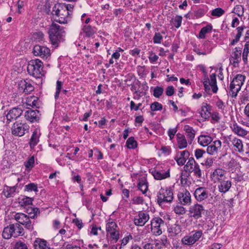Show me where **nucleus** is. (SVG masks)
Returning a JSON list of instances; mask_svg holds the SVG:
<instances>
[{"label": "nucleus", "mask_w": 249, "mask_h": 249, "mask_svg": "<svg viewBox=\"0 0 249 249\" xmlns=\"http://www.w3.org/2000/svg\"><path fill=\"white\" fill-rule=\"evenodd\" d=\"M48 34L51 44L56 48L64 41L66 31L64 27L53 22L50 26Z\"/></svg>", "instance_id": "1"}, {"label": "nucleus", "mask_w": 249, "mask_h": 249, "mask_svg": "<svg viewBox=\"0 0 249 249\" xmlns=\"http://www.w3.org/2000/svg\"><path fill=\"white\" fill-rule=\"evenodd\" d=\"M67 7L64 3H58L53 6L52 13L58 18V19H55L56 22L61 24L67 23V18L70 15V12H68Z\"/></svg>", "instance_id": "2"}, {"label": "nucleus", "mask_w": 249, "mask_h": 249, "mask_svg": "<svg viewBox=\"0 0 249 249\" xmlns=\"http://www.w3.org/2000/svg\"><path fill=\"white\" fill-rule=\"evenodd\" d=\"M43 68V64L41 61L36 59L29 62L27 71L30 75L36 78H39L44 75Z\"/></svg>", "instance_id": "3"}, {"label": "nucleus", "mask_w": 249, "mask_h": 249, "mask_svg": "<svg viewBox=\"0 0 249 249\" xmlns=\"http://www.w3.org/2000/svg\"><path fill=\"white\" fill-rule=\"evenodd\" d=\"M173 191L171 187L161 188L157 195V202L160 206L172 202L174 198Z\"/></svg>", "instance_id": "4"}, {"label": "nucleus", "mask_w": 249, "mask_h": 249, "mask_svg": "<svg viewBox=\"0 0 249 249\" xmlns=\"http://www.w3.org/2000/svg\"><path fill=\"white\" fill-rule=\"evenodd\" d=\"M246 76L242 74H237L231 82L230 85V95L232 97L237 96L245 80Z\"/></svg>", "instance_id": "5"}, {"label": "nucleus", "mask_w": 249, "mask_h": 249, "mask_svg": "<svg viewBox=\"0 0 249 249\" xmlns=\"http://www.w3.org/2000/svg\"><path fill=\"white\" fill-rule=\"evenodd\" d=\"M228 148H225V150L220 154L219 158L220 160L221 166L228 170H233L234 167L237 165V162L233 158H231L230 155L227 153V150Z\"/></svg>", "instance_id": "6"}, {"label": "nucleus", "mask_w": 249, "mask_h": 249, "mask_svg": "<svg viewBox=\"0 0 249 249\" xmlns=\"http://www.w3.org/2000/svg\"><path fill=\"white\" fill-rule=\"evenodd\" d=\"M30 126L24 121H16L13 125L12 134L15 136L22 137L29 131Z\"/></svg>", "instance_id": "7"}, {"label": "nucleus", "mask_w": 249, "mask_h": 249, "mask_svg": "<svg viewBox=\"0 0 249 249\" xmlns=\"http://www.w3.org/2000/svg\"><path fill=\"white\" fill-rule=\"evenodd\" d=\"M227 144L228 142L225 141L223 145H222V142L220 140H215L210 143L207 148V152L209 155H214L217 154L218 152L221 153L225 150V148H228Z\"/></svg>", "instance_id": "8"}, {"label": "nucleus", "mask_w": 249, "mask_h": 249, "mask_svg": "<svg viewBox=\"0 0 249 249\" xmlns=\"http://www.w3.org/2000/svg\"><path fill=\"white\" fill-rule=\"evenodd\" d=\"M165 226L164 220L160 217H156L151 220V231L153 235L159 236L162 233V228Z\"/></svg>", "instance_id": "9"}, {"label": "nucleus", "mask_w": 249, "mask_h": 249, "mask_svg": "<svg viewBox=\"0 0 249 249\" xmlns=\"http://www.w3.org/2000/svg\"><path fill=\"white\" fill-rule=\"evenodd\" d=\"M15 217L19 223L24 226L25 228L30 231L33 230V224L28 215L23 213H17Z\"/></svg>", "instance_id": "10"}, {"label": "nucleus", "mask_w": 249, "mask_h": 249, "mask_svg": "<svg viewBox=\"0 0 249 249\" xmlns=\"http://www.w3.org/2000/svg\"><path fill=\"white\" fill-rule=\"evenodd\" d=\"M204 207L202 205L196 203L190 207L189 212L190 217L198 219L202 217V214L204 213Z\"/></svg>", "instance_id": "11"}, {"label": "nucleus", "mask_w": 249, "mask_h": 249, "mask_svg": "<svg viewBox=\"0 0 249 249\" xmlns=\"http://www.w3.org/2000/svg\"><path fill=\"white\" fill-rule=\"evenodd\" d=\"M149 215L147 212L140 211L134 219V224L137 226L142 227L149 220Z\"/></svg>", "instance_id": "12"}, {"label": "nucleus", "mask_w": 249, "mask_h": 249, "mask_svg": "<svg viewBox=\"0 0 249 249\" xmlns=\"http://www.w3.org/2000/svg\"><path fill=\"white\" fill-rule=\"evenodd\" d=\"M33 53L35 56H38L42 58H47L50 55V50L48 48L39 45L34 46Z\"/></svg>", "instance_id": "13"}, {"label": "nucleus", "mask_w": 249, "mask_h": 249, "mask_svg": "<svg viewBox=\"0 0 249 249\" xmlns=\"http://www.w3.org/2000/svg\"><path fill=\"white\" fill-rule=\"evenodd\" d=\"M202 235L201 231H197L195 232L192 235L185 236L182 239V242L184 245H192L194 244Z\"/></svg>", "instance_id": "14"}, {"label": "nucleus", "mask_w": 249, "mask_h": 249, "mask_svg": "<svg viewBox=\"0 0 249 249\" xmlns=\"http://www.w3.org/2000/svg\"><path fill=\"white\" fill-rule=\"evenodd\" d=\"M23 110L21 107H15L10 109L6 115L7 123H9L13 120H16L22 114Z\"/></svg>", "instance_id": "15"}, {"label": "nucleus", "mask_w": 249, "mask_h": 249, "mask_svg": "<svg viewBox=\"0 0 249 249\" xmlns=\"http://www.w3.org/2000/svg\"><path fill=\"white\" fill-rule=\"evenodd\" d=\"M19 90L25 94H29L34 90V87L28 79L21 80L18 83Z\"/></svg>", "instance_id": "16"}, {"label": "nucleus", "mask_w": 249, "mask_h": 249, "mask_svg": "<svg viewBox=\"0 0 249 249\" xmlns=\"http://www.w3.org/2000/svg\"><path fill=\"white\" fill-rule=\"evenodd\" d=\"M41 136L40 130L39 128H35L31 135L29 144L31 149H34L35 147L39 142V138Z\"/></svg>", "instance_id": "17"}, {"label": "nucleus", "mask_w": 249, "mask_h": 249, "mask_svg": "<svg viewBox=\"0 0 249 249\" xmlns=\"http://www.w3.org/2000/svg\"><path fill=\"white\" fill-rule=\"evenodd\" d=\"M40 114L37 109H29L25 113V118L31 123L38 121L40 119Z\"/></svg>", "instance_id": "18"}, {"label": "nucleus", "mask_w": 249, "mask_h": 249, "mask_svg": "<svg viewBox=\"0 0 249 249\" xmlns=\"http://www.w3.org/2000/svg\"><path fill=\"white\" fill-rule=\"evenodd\" d=\"M194 196L198 201L201 202L208 197V191L205 187H199L195 190Z\"/></svg>", "instance_id": "19"}, {"label": "nucleus", "mask_w": 249, "mask_h": 249, "mask_svg": "<svg viewBox=\"0 0 249 249\" xmlns=\"http://www.w3.org/2000/svg\"><path fill=\"white\" fill-rule=\"evenodd\" d=\"M2 235L4 238L6 239H10L12 236L17 237L18 234L16 232L15 226L14 224H11L5 227L3 231Z\"/></svg>", "instance_id": "20"}, {"label": "nucleus", "mask_w": 249, "mask_h": 249, "mask_svg": "<svg viewBox=\"0 0 249 249\" xmlns=\"http://www.w3.org/2000/svg\"><path fill=\"white\" fill-rule=\"evenodd\" d=\"M242 53V48L240 47H235L233 50L230 58L231 63L235 65L238 64L241 60Z\"/></svg>", "instance_id": "21"}, {"label": "nucleus", "mask_w": 249, "mask_h": 249, "mask_svg": "<svg viewBox=\"0 0 249 249\" xmlns=\"http://www.w3.org/2000/svg\"><path fill=\"white\" fill-rule=\"evenodd\" d=\"M212 107L206 103H203L201 107V109L198 111L202 118L205 120L210 118L211 115V111Z\"/></svg>", "instance_id": "22"}, {"label": "nucleus", "mask_w": 249, "mask_h": 249, "mask_svg": "<svg viewBox=\"0 0 249 249\" xmlns=\"http://www.w3.org/2000/svg\"><path fill=\"white\" fill-rule=\"evenodd\" d=\"M178 197L179 202L183 205H186L191 202V195L187 190L179 192Z\"/></svg>", "instance_id": "23"}, {"label": "nucleus", "mask_w": 249, "mask_h": 249, "mask_svg": "<svg viewBox=\"0 0 249 249\" xmlns=\"http://www.w3.org/2000/svg\"><path fill=\"white\" fill-rule=\"evenodd\" d=\"M34 248L35 249H51L47 241L39 238L34 241Z\"/></svg>", "instance_id": "24"}, {"label": "nucleus", "mask_w": 249, "mask_h": 249, "mask_svg": "<svg viewBox=\"0 0 249 249\" xmlns=\"http://www.w3.org/2000/svg\"><path fill=\"white\" fill-rule=\"evenodd\" d=\"M106 230L107 235L111 233L112 232H114L119 230L117 223L112 219L109 218L107 221L106 225Z\"/></svg>", "instance_id": "25"}, {"label": "nucleus", "mask_w": 249, "mask_h": 249, "mask_svg": "<svg viewBox=\"0 0 249 249\" xmlns=\"http://www.w3.org/2000/svg\"><path fill=\"white\" fill-rule=\"evenodd\" d=\"M219 184L218 185L219 191L221 193H226L227 192L231 186V181L229 180L223 179L219 181Z\"/></svg>", "instance_id": "26"}, {"label": "nucleus", "mask_w": 249, "mask_h": 249, "mask_svg": "<svg viewBox=\"0 0 249 249\" xmlns=\"http://www.w3.org/2000/svg\"><path fill=\"white\" fill-rule=\"evenodd\" d=\"M26 104L27 106L31 107L33 108H38L40 106V101L38 97L35 96H31L27 98Z\"/></svg>", "instance_id": "27"}, {"label": "nucleus", "mask_w": 249, "mask_h": 249, "mask_svg": "<svg viewBox=\"0 0 249 249\" xmlns=\"http://www.w3.org/2000/svg\"><path fill=\"white\" fill-rule=\"evenodd\" d=\"M152 174L156 179L161 180L170 177L169 170L161 172L155 170L152 171Z\"/></svg>", "instance_id": "28"}, {"label": "nucleus", "mask_w": 249, "mask_h": 249, "mask_svg": "<svg viewBox=\"0 0 249 249\" xmlns=\"http://www.w3.org/2000/svg\"><path fill=\"white\" fill-rule=\"evenodd\" d=\"M18 187V184H17L15 186L13 187L6 186L4 189L3 191L4 195L6 197H11L14 196L18 192V191L17 190Z\"/></svg>", "instance_id": "29"}, {"label": "nucleus", "mask_w": 249, "mask_h": 249, "mask_svg": "<svg viewBox=\"0 0 249 249\" xmlns=\"http://www.w3.org/2000/svg\"><path fill=\"white\" fill-rule=\"evenodd\" d=\"M82 31L86 37H90L96 33L97 29L95 27H92L90 25H85L83 26Z\"/></svg>", "instance_id": "30"}, {"label": "nucleus", "mask_w": 249, "mask_h": 249, "mask_svg": "<svg viewBox=\"0 0 249 249\" xmlns=\"http://www.w3.org/2000/svg\"><path fill=\"white\" fill-rule=\"evenodd\" d=\"M213 141V138L208 135H201L198 138V142L201 146H208Z\"/></svg>", "instance_id": "31"}, {"label": "nucleus", "mask_w": 249, "mask_h": 249, "mask_svg": "<svg viewBox=\"0 0 249 249\" xmlns=\"http://www.w3.org/2000/svg\"><path fill=\"white\" fill-rule=\"evenodd\" d=\"M232 130L236 134L239 136H244L247 134L248 132L239 126L237 123H234L231 125Z\"/></svg>", "instance_id": "32"}, {"label": "nucleus", "mask_w": 249, "mask_h": 249, "mask_svg": "<svg viewBox=\"0 0 249 249\" xmlns=\"http://www.w3.org/2000/svg\"><path fill=\"white\" fill-rule=\"evenodd\" d=\"M245 28L246 27L244 25L236 28V30L237 32V34L234 36V38L231 41L230 45L233 46L239 42L240 38L242 35L243 31Z\"/></svg>", "instance_id": "33"}, {"label": "nucleus", "mask_w": 249, "mask_h": 249, "mask_svg": "<svg viewBox=\"0 0 249 249\" xmlns=\"http://www.w3.org/2000/svg\"><path fill=\"white\" fill-rule=\"evenodd\" d=\"M196 164H198L195 160L194 158L191 157L189 159V160L187 163L184 166V169L185 172H189L190 173H192L194 166Z\"/></svg>", "instance_id": "34"}, {"label": "nucleus", "mask_w": 249, "mask_h": 249, "mask_svg": "<svg viewBox=\"0 0 249 249\" xmlns=\"http://www.w3.org/2000/svg\"><path fill=\"white\" fill-rule=\"evenodd\" d=\"M138 187L143 194H145L146 193L148 190V182L145 178H141L139 180Z\"/></svg>", "instance_id": "35"}, {"label": "nucleus", "mask_w": 249, "mask_h": 249, "mask_svg": "<svg viewBox=\"0 0 249 249\" xmlns=\"http://www.w3.org/2000/svg\"><path fill=\"white\" fill-rule=\"evenodd\" d=\"M177 142L178 147L180 149L185 148L187 146V142L183 135L180 134H177Z\"/></svg>", "instance_id": "36"}, {"label": "nucleus", "mask_w": 249, "mask_h": 249, "mask_svg": "<svg viewBox=\"0 0 249 249\" xmlns=\"http://www.w3.org/2000/svg\"><path fill=\"white\" fill-rule=\"evenodd\" d=\"M18 203L21 206L32 205L33 198L27 196H21L18 198Z\"/></svg>", "instance_id": "37"}, {"label": "nucleus", "mask_w": 249, "mask_h": 249, "mask_svg": "<svg viewBox=\"0 0 249 249\" xmlns=\"http://www.w3.org/2000/svg\"><path fill=\"white\" fill-rule=\"evenodd\" d=\"M210 80H209V86L211 87L212 91L213 93H215L218 90V87L217 86L216 74L213 73L210 75Z\"/></svg>", "instance_id": "38"}, {"label": "nucleus", "mask_w": 249, "mask_h": 249, "mask_svg": "<svg viewBox=\"0 0 249 249\" xmlns=\"http://www.w3.org/2000/svg\"><path fill=\"white\" fill-rule=\"evenodd\" d=\"M213 29L212 25L211 24L207 25L206 26L203 27L200 30L198 37L201 39H204L206 37L205 35L207 33L211 32Z\"/></svg>", "instance_id": "39"}, {"label": "nucleus", "mask_w": 249, "mask_h": 249, "mask_svg": "<svg viewBox=\"0 0 249 249\" xmlns=\"http://www.w3.org/2000/svg\"><path fill=\"white\" fill-rule=\"evenodd\" d=\"M232 144L235 147V150L238 152H243V143L241 140L237 138H234L232 141Z\"/></svg>", "instance_id": "40"}, {"label": "nucleus", "mask_w": 249, "mask_h": 249, "mask_svg": "<svg viewBox=\"0 0 249 249\" xmlns=\"http://www.w3.org/2000/svg\"><path fill=\"white\" fill-rule=\"evenodd\" d=\"M160 243L158 240H150L149 243H146L143 246V249H155L156 248H159Z\"/></svg>", "instance_id": "41"}, {"label": "nucleus", "mask_w": 249, "mask_h": 249, "mask_svg": "<svg viewBox=\"0 0 249 249\" xmlns=\"http://www.w3.org/2000/svg\"><path fill=\"white\" fill-rule=\"evenodd\" d=\"M184 130L186 132L187 137L189 138L191 142H192L195 136V130L192 127L188 125L184 126Z\"/></svg>", "instance_id": "42"}, {"label": "nucleus", "mask_w": 249, "mask_h": 249, "mask_svg": "<svg viewBox=\"0 0 249 249\" xmlns=\"http://www.w3.org/2000/svg\"><path fill=\"white\" fill-rule=\"evenodd\" d=\"M214 177H215L218 181L225 179V171L221 169H216L213 173Z\"/></svg>", "instance_id": "43"}, {"label": "nucleus", "mask_w": 249, "mask_h": 249, "mask_svg": "<svg viewBox=\"0 0 249 249\" xmlns=\"http://www.w3.org/2000/svg\"><path fill=\"white\" fill-rule=\"evenodd\" d=\"M182 20V17L181 16L177 15L171 19L170 23L176 28H178L181 26Z\"/></svg>", "instance_id": "44"}, {"label": "nucleus", "mask_w": 249, "mask_h": 249, "mask_svg": "<svg viewBox=\"0 0 249 249\" xmlns=\"http://www.w3.org/2000/svg\"><path fill=\"white\" fill-rule=\"evenodd\" d=\"M126 146L128 149H135L137 147V142L134 137H130L126 141Z\"/></svg>", "instance_id": "45"}, {"label": "nucleus", "mask_w": 249, "mask_h": 249, "mask_svg": "<svg viewBox=\"0 0 249 249\" xmlns=\"http://www.w3.org/2000/svg\"><path fill=\"white\" fill-rule=\"evenodd\" d=\"M109 235V239L111 243H117L120 239V230H117L116 231L112 232L108 234Z\"/></svg>", "instance_id": "46"}, {"label": "nucleus", "mask_w": 249, "mask_h": 249, "mask_svg": "<svg viewBox=\"0 0 249 249\" xmlns=\"http://www.w3.org/2000/svg\"><path fill=\"white\" fill-rule=\"evenodd\" d=\"M232 13L235 14L239 17L244 15V9L241 5H236L232 11Z\"/></svg>", "instance_id": "47"}, {"label": "nucleus", "mask_w": 249, "mask_h": 249, "mask_svg": "<svg viewBox=\"0 0 249 249\" xmlns=\"http://www.w3.org/2000/svg\"><path fill=\"white\" fill-rule=\"evenodd\" d=\"M24 190L25 192H38V187L36 184L30 183L24 186Z\"/></svg>", "instance_id": "48"}, {"label": "nucleus", "mask_w": 249, "mask_h": 249, "mask_svg": "<svg viewBox=\"0 0 249 249\" xmlns=\"http://www.w3.org/2000/svg\"><path fill=\"white\" fill-rule=\"evenodd\" d=\"M35 165V158L34 156H31L29 158L28 160L24 162V165L27 169L30 170L32 169Z\"/></svg>", "instance_id": "49"}, {"label": "nucleus", "mask_w": 249, "mask_h": 249, "mask_svg": "<svg viewBox=\"0 0 249 249\" xmlns=\"http://www.w3.org/2000/svg\"><path fill=\"white\" fill-rule=\"evenodd\" d=\"M202 47H203V49L207 54L210 53L213 49L212 44L209 40L205 41L202 45Z\"/></svg>", "instance_id": "50"}, {"label": "nucleus", "mask_w": 249, "mask_h": 249, "mask_svg": "<svg viewBox=\"0 0 249 249\" xmlns=\"http://www.w3.org/2000/svg\"><path fill=\"white\" fill-rule=\"evenodd\" d=\"M224 13L225 11L221 8H216L211 11V15L216 17H220Z\"/></svg>", "instance_id": "51"}, {"label": "nucleus", "mask_w": 249, "mask_h": 249, "mask_svg": "<svg viewBox=\"0 0 249 249\" xmlns=\"http://www.w3.org/2000/svg\"><path fill=\"white\" fill-rule=\"evenodd\" d=\"M194 173V175L197 178H202V171L200 168L199 165L198 164H196L195 166L193 169V172Z\"/></svg>", "instance_id": "52"}, {"label": "nucleus", "mask_w": 249, "mask_h": 249, "mask_svg": "<svg viewBox=\"0 0 249 249\" xmlns=\"http://www.w3.org/2000/svg\"><path fill=\"white\" fill-rule=\"evenodd\" d=\"M63 86V82L58 80L56 82V92L54 95V98L55 100H57L59 98V94L61 91Z\"/></svg>", "instance_id": "53"}, {"label": "nucleus", "mask_w": 249, "mask_h": 249, "mask_svg": "<svg viewBox=\"0 0 249 249\" xmlns=\"http://www.w3.org/2000/svg\"><path fill=\"white\" fill-rule=\"evenodd\" d=\"M150 109L153 111L161 110L162 109V105L158 102H154L151 104Z\"/></svg>", "instance_id": "54"}, {"label": "nucleus", "mask_w": 249, "mask_h": 249, "mask_svg": "<svg viewBox=\"0 0 249 249\" xmlns=\"http://www.w3.org/2000/svg\"><path fill=\"white\" fill-rule=\"evenodd\" d=\"M163 89L161 87H156L153 90V95L156 98H159L163 93Z\"/></svg>", "instance_id": "55"}, {"label": "nucleus", "mask_w": 249, "mask_h": 249, "mask_svg": "<svg viewBox=\"0 0 249 249\" xmlns=\"http://www.w3.org/2000/svg\"><path fill=\"white\" fill-rule=\"evenodd\" d=\"M175 160L177 161L178 164L179 166H182L184 165L186 162L187 160L184 158L180 156L178 154L175 158Z\"/></svg>", "instance_id": "56"}, {"label": "nucleus", "mask_w": 249, "mask_h": 249, "mask_svg": "<svg viewBox=\"0 0 249 249\" xmlns=\"http://www.w3.org/2000/svg\"><path fill=\"white\" fill-rule=\"evenodd\" d=\"M132 238V236L130 234H129L124 237L121 240V244H120V248H123L125 245H126L127 243L129 242L130 239H131Z\"/></svg>", "instance_id": "57"}, {"label": "nucleus", "mask_w": 249, "mask_h": 249, "mask_svg": "<svg viewBox=\"0 0 249 249\" xmlns=\"http://www.w3.org/2000/svg\"><path fill=\"white\" fill-rule=\"evenodd\" d=\"M174 211L176 214H183L185 213V208L180 205H177L174 207Z\"/></svg>", "instance_id": "58"}, {"label": "nucleus", "mask_w": 249, "mask_h": 249, "mask_svg": "<svg viewBox=\"0 0 249 249\" xmlns=\"http://www.w3.org/2000/svg\"><path fill=\"white\" fill-rule=\"evenodd\" d=\"M162 38V36L160 33H155L153 38V42L155 44H160L161 43Z\"/></svg>", "instance_id": "59"}, {"label": "nucleus", "mask_w": 249, "mask_h": 249, "mask_svg": "<svg viewBox=\"0 0 249 249\" xmlns=\"http://www.w3.org/2000/svg\"><path fill=\"white\" fill-rule=\"evenodd\" d=\"M213 164V158H210L206 159L204 162H202L201 164L206 166L207 168L212 167Z\"/></svg>", "instance_id": "60"}, {"label": "nucleus", "mask_w": 249, "mask_h": 249, "mask_svg": "<svg viewBox=\"0 0 249 249\" xmlns=\"http://www.w3.org/2000/svg\"><path fill=\"white\" fill-rule=\"evenodd\" d=\"M205 14V11L204 10L202 9H199L197 10H195L194 11V17L196 18H200L203 17Z\"/></svg>", "instance_id": "61"}, {"label": "nucleus", "mask_w": 249, "mask_h": 249, "mask_svg": "<svg viewBox=\"0 0 249 249\" xmlns=\"http://www.w3.org/2000/svg\"><path fill=\"white\" fill-rule=\"evenodd\" d=\"M14 249H28L27 245L23 242H17L14 247Z\"/></svg>", "instance_id": "62"}, {"label": "nucleus", "mask_w": 249, "mask_h": 249, "mask_svg": "<svg viewBox=\"0 0 249 249\" xmlns=\"http://www.w3.org/2000/svg\"><path fill=\"white\" fill-rule=\"evenodd\" d=\"M72 223L74 224V225L77 227V228L80 230L83 227V223L82 222V220L81 219H79L78 218H74L72 220Z\"/></svg>", "instance_id": "63"}, {"label": "nucleus", "mask_w": 249, "mask_h": 249, "mask_svg": "<svg viewBox=\"0 0 249 249\" xmlns=\"http://www.w3.org/2000/svg\"><path fill=\"white\" fill-rule=\"evenodd\" d=\"M205 153V151L200 149H196L195 151V155L197 159L202 158Z\"/></svg>", "instance_id": "64"}]
</instances>
